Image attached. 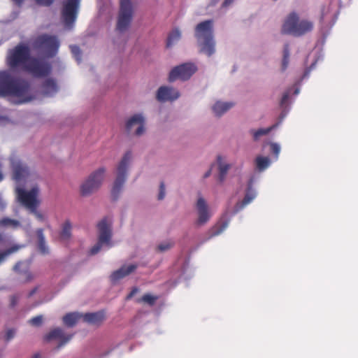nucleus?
Masks as SVG:
<instances>
[{"mask_svg": "<svg viewBox=\"0 0 358 358\" xmlns=\"http://www.w3.org/2000/svg\"><path fill=\"white\" fill-rule=\"evenodd\" d=\"M29 47L24 43H19L10 50L6 57L7 65L11 69H22L36 78L49 75L50 65L38 58L31 57Z\"/></svg>", "mask_w": 358, "mask_h": 358, "instance_id": "1", "label": "nucleus"}, {"mask_svg": "<svg viewBox=\"0 0 358 358\" xmlns=\"http://www.w3.org/2000/svg\"><path fill=\"white\" fill-rule=\"evenodd\" d=\"M12 96L21 99L22 103L32 101L30 85L26 80L15 79L8 71H0V96Z\"/></svg>", "mask_w": 358, "mask_h": 358, "instance_id": "2", "label": "nucleus"}, {"mask_svg": "<svg viewBox=\"0 0 358 358\" xmlns=\"http://www.w3.org/2000/svg\"><path fill=\"white\" fill-rule=\"evenodd\" d=\"M195 37L200 46L201 52L208 57L215 52L213 20H208L199 23L195 27Z\"/></svg>", "mask_w": 358, "mask_h": 358, "instance_id": "3", "label": "nucleus"}, {"mask_svg": "<svg viewBox=\"0 0 358 358\" xmlns=\"http://www.w3.org/2000/svg\"><path fill=\"white\" fill-rule=\"evenodd\" d=\"M313 29V24L308 20H299L296 13L292 12L288 15L282 26L281 33L294 36H301Z\"/></svg>", "mask_w": 358, "mask_h": 358, "instance_id": "4", "label": "nucleus"}, {"mask_svg": "<svg viewBox=\"0 0 358 358\" xmlns=\"http://www.w3.org/2000/svg\"><path fill=\"white\" fill-rule=\"evenodd\" d=\"M32 46L34 49L42 52L46 57H52L57 53L59 41L55 36L41 34L34 38Z\"/></svg>", "mask_w": 358, "mask_h": 358, "instance_id": "5", "label": "nucleus"}, {"mask_svg": "<svg viewBox=\"0 0 358 358\" xmlns=\"http://www.w3.org/2000/svg\"><path fill=\"white\" fill-rule=\"evenodd\" d=\"M131 152H127L121 161L120 162L117 168V178L114 182L112 190L111 196L113 201H116L119 196V194L122 190L123 185L126 180L127 172L129 167V162L131 159Z\"/></svg>", "mask_w": 358, "mask_h": 358, "instance_id": "6", "label": "nucleus"}, {"mask_svg": "<svg viewBox=\"0 0 358 358\" xmlns=\"http://www.w3.org/2000/svg\"><path fill=\"white\" fill-rule=\"evenodd\" d=\"M120 4L116 29L120 32H124L131 24L134 10L130 0H120Z\"/></svg>", "mask_w": 358, "mask_h": 358, "instance_id": "7", "label": "nucleus"}, {"mask_svg": "<svg viewBox=\"0 0 358 358\" xmlns=\"http://www.w3.org/2000/svg\"><path fill=\"white\" fill-rule=\"evenodd\" d=\"M105 172L106 169L102 167L92 173L80 186L81 194L86 196L96 191L102 183Z\"/></svg>", "mask_w": 358, "mask_h": 358, "instance_id": "8", "label": "nucleus"}, {"mask_svg": "<svg viewBox=\"0 0 358 358\" xmlns=\"http://www.w3.org/2000/svg\"><path fill=\"white\" fill-rule=\"evenodd\" d=\"M17 196L18 201L29 210L37 208L39 201L37 199L39 188L37 186L33 187L29 191L22 188H17Z\"/></svg>", "mask_w": 358, "mask_h": 358, "instance_id": "9", "label": "nucleus"}, {"mask_svg": "<svg viewBox=\"0 0 358 358\" xmlns=\"http://www.w3.org/2000/svg\"><path fill=\"white\" fill-rule=\"evenodd\" d=\"M197 71V67L193 63H185L174 67L170 72L169 80L173 82L178 79L187 80Z\"/></svg>", "mask_w": 358, "mask_h": 358, "instance_id": "10", "label": "nucleus"}, {"mask_svg": "<svg viewBox=\"0 0 358 358\" xmlns=\"http://www.w3.org/2000/svg\"><path fill=\"white\" fill-rule=\"evenodd\" d=\"M80 0H66L63 2L62 17L66 26H71L76 20Z\"/></svg>", "mask_w": 358, "mask_h": 358, "instance_id": "11", "label": "nucleus"}, {"mask_svg": "<svg viewBox=\"0 0 358 358\" xmlns=\"http://www.w3.org/2000/svg\"><path fill=\"white\" fill-rule=\"evenodd\" d=\"M98 229L99 231V241L98 243L90 249V254L91 255L98 253L103 244L110 245L111 230L106 218H103L99 222Z\"/></svg>", "mask_w": 358, "mask_h": 358, "instance_id": "12", "label": "nucleus"}, {"mask_svg": "<svg viewBox=\"0 0 358 358\" xmlns=\"http://www.w3.org/2000/svg\"><path fill=\"white\" fill-rule=\"evenodd\" d=\"M196 209L198 212V219L196 224L201 226L205 224L210 218V213L208 211V205L205 199L199 197L196 202Z\"/></svg>", "mask_w": 358, "mask_h": 358, "instance_id": "13", "label": "nucleus"}, {"mask_svg": "<svg viewBox=\"0 0 358 358\" xmlns=\"http://www.w3.org/2000/svg\"><path fill=\"white\" fill-rule=\"evenodd\" d=\"M180 96V93L178 90L173 87L167 86L160 87L157 92L156 98L160 102H165L168 101H174Z\"/></svg>", "mask_w": 358, "mask_h": 358, "instance_id": "14", "label": "nucleus"}, {"mask_svg": "<svg viewBox=\"0 0 358 358\" xmlns=\"http://www.w3.org/2000/svg\"><path fill=\"white\" fill-rule=\"evenodd\" d=\"M11 167L13 170V179L20 181L29 174V168L20 160L13 159L11 160Z\"/></svg>", "mask_w": 358, "mask_h": 358, "instance_id": "15", "label": "nucleus"}, {"mask_svg": "<svg viewBox=\"0 0 358 358\" xmlns=\"http://www.w3.org/2000/svg\"><path fill=\"white\" fill-rule=\"evenodd\" d=\"M253 182L254 179L253 178H251L248 181L246 194L243 199L241 201L238 202L235 206L234 213L242 210L256 197V192L252 188Z\"/></svg>", "mask_w": 358, "mask_h": 358, "instance_id": "16", "label": "nucleus"}, {"mask_svg": "<svg viewBox=\"0 0 358 358\" xmlns=\"http://www.w3.org/2000/svg\"><path fill=\"white\" fill-rule=\"evenodd\" d=\"M253 182L254 179L253 178H251L248 181L246 194L243 199L241 201L238 202L235 206L234 213L242 210L256 197V192L252 188Z\"/></svg>", "mask_w": 358, "mask_h": 358, "instance_id": "17", "label": "nucleus"}, {"mask_svg": "<svg viewBox=\"0 0 358 358\" xmlns=\"http://www.w3.org/2000/svg\"><path fill=\"white\" fill-rule=\"evenodd\" d=\"M138 125L135 134L137 136H140L145 131L144 127V118L141 115L136 114L133 115L126 123V129L128 131H130L133 127Z\"/></svg>", "mask_w": 358, "mask_h": 358, "instance_id": "18", "label": "nucleus"}, {"mask_svg": "<svg viewBox=\"0 0 358 358\" xmlns=\"http://www.w3.org/2000/svg\"><path fill=\"white\" fill-rule=\"evenodd\" d=\"M71 338L72 335H65L64 331L61 328H55L45 336V340L48 341L53 339L60 340L58 348L66 344Z\"/></svg>", "mask_w": 358, "mask_h": 358, "instance_id": "19", "label": "nucleus"}, {"mask_svg": "<svg viewBox=\"0 0 358 358\" xmlns=\"http://www.w3.org/2000/svg\"><path fill=\"white\" fill-rule=\"evenodd\" d=\"M138 267L137 264L124 265L119 269L113 271L110 275V280L113 282L129 275L133 273Z\"/></svg>", "mask_w": 358, "mask_h": 358, "instance_id": "20", "label": "nucleus"}, {"mask_svg": "<svg viewBox=\"0 0 358 358\" xmlns=\"http://www.w3.org/2000/svg\"><path fill=\"white\" fill-rule=\"evenodd\" d=\"M83 321L91 324L99 325L105 319L103 311L90 313L83 315Z\"/></svg>", "mask_w": 358, "mask_h": 358, "instance_id": "21", "label": "nucleus"}, {"mask_svg": "<svg viewBox=\"0 0 358 358\" xmlns=\"http://www.w3.org/2000/svg\"><path fill=\"white\" fill-rule=\"evenodd\" d=\"M41 89L43 94L46 96H52L58 91V86L54 79L47 78L43 81L41 85Z\"/></svg>", "mask_w": 358, "mask_h": 358, "instance_id": "22", "label": "nucleus"}, {"mask_svg": "<svg viewBox=\"0 0 358 358\" xmlns=\"http://www.w3.org/2000/svg\"><path fill=\"white\" fill-rule=\"evenodd\" d=\"M234 106L231 102L217 101L213 106L212 110L216 116H221Z\"/></svg>", "mask_w": 358, "mask_h": 358, "instance_id": "23", "label": "nucleus"}, {"mask_svg": "<svg viewBox=\"0 0 358 358\" xmlns=\"http://www.w3.org/2000/svg\"><path fill=\"white\" fill-rule=\"evenodd\" d=\"M36 235L38 237V248L39 252L43 255L49 253L48 247L46 245L45 236L43 234V229H38L36 230Z\"/></svg>", "mask_w": 358, "mask_h": 358, "instance_id": "24", "label": "nucleus"}, {"mask_svg": "<svg viewBox=\"0 0 358 358\" xmlns=\"http://www.w3.org/2000/svg\"><path fill=\"white\" fill-rule=\"evenodd\" d=\"M81 318H83V314L76 312L69 313L63 317V322L67 327H72Z\"/></svg>", "mask_w": 358, "mask_h": 358, "instance_id": "25", "label": "nucleus"}, {"mask_svg": "<svg viewBox=\"0 0 358 358\" xmlns=\"http://www.w3.org/2000/svg\"><path fill=\"white\" fill-rule=\"evenodd\" d=\"M271 164V160L267 157L257 156L255 159L256 169L262 172L266 170Z\"/></svg>", "mask_w": 358, "mask_h": 358, "instance_id": "26", "label": "nucleus"}, {"mask_svg": "<svg viewBox=\"0 0 358 358\" xmlns=\"http://www.w3.org/2000/svg\"><path fill=\"white\" fill-rule=\"evenodd\" d=\"M72 224L71 222L67 220H66L62 227V230L59 233V237L62 240H69L71 236Z\"/></svg>", "mask_w": 358, "mask_h": 358, "instance_id": "27", "label": "nucleus"}, {"mask_svg": "<svg viewBox=\"0 0 358 358\" xmlns=\"http://www.w3.org/2000/svg\"><path fill=\"white\" fill-rule=\"evenodd\" d=\"M21 226L20 222L14 219L3 217L0 220V227L5 228L17 229Z\"/></svg>", "mask_w": 358, "mask_h": 358, "instance_id": "28", "label": "nucleus"}, {"mask_svg": "<svg viewBox=\"0 0 358 358\" xmlns=\"http://www.w3.org/2000/svg\"><path fill=\"white\" fill-rule=\"evenodd\" d=\"M181 38V33L178 29H173L169 35L166 41V47L171 48L175 43Z\"/></svg>", "mask_w": 358, "mask_h": 358, "instance_id": "29", "label": "nucleus"}, {"mask_svg": "<svg viewBox=\"0 0 358 358\" xmlns=\"http://www.w3.org/2000/svg\"><path fill=\"white\" fill-rule=\"evenodd\" d=\"M275 125L266 129H259L257 130H251L250 133L252 134L253 140L257 141L262 136L268 134L273 128Z\"/></svg>", "mask_w": 358, "mask_h": 358, "instance_id": "30", "label": "nucleus"}, {"mask_svg": "<svg viewBox=\"0 0 358 358\" xmlns=\"http://www.w3.org/2000/svg\"><path fill=\"white\" fill-rule=\"evenodd\" d=\"M289 61V45L287 43L284 45L283 48V57L282 60V71H284L287 69Z\"/></svg>", "mask_w": 358, "mask_h": 358, "instance_id": "31", "label": "nucleus"}, {"mask_svg": "<svg viewBox=\"0 0 358 358\" xmlns=\"http://www.w3.org/2000/svg\"><path fill=\"white\" fill-rule=\"evenodd\" d=\"M158 297L157 296H152L150 294H144L141 299H138V303H147L150 306H153Z\"/></svg>", "mask_w": 358, "mask_h": 358, "instance_id": "32", "label": "nucleus"}, {"mask_svg": "<svg viewBox=\"0 0 358 358\" xmlns=\"http://www.w3.org/2000/svg\"><path fill=\"white\" fill-rule=\"evenodd\" d=\"M174 242L172 241H167L159 244L157 247V251L160 252H166L173 248Z\"/></svg>", "mask_w": 358, "mask_h": 358, "instance_id": "33", "label": "nucleus"}, {"mask_svg": "<svg viewBox=\"0 0 358 358\" xmlns=\"http://www.w3.org/2000/svg\"><path fill=\"white\" fill-rule=\"evenodd\" d=\"M229 169V164H222L220 162L219 165V180L222 182L225 178L226 174Z\"/></svg>", "mask_w": 358, "mask_h": 358, "instance_id": "34", "label": "nucleus"}, {"mask_svg": "<svg viewBox=\"0 0 358 358\" xmlns=\"http://www.w3.org/2000/svg\"><path fill=\"white\" fill-rule=\"evenodd\" d=\"M20 248L18 245H14L7 249L4 252L0 253V264L4 260V259L9 255L16 252Z\"/></svg>", "mask_w": 358, "mask_h": 358, "instance_id": "35", "label": "nucleus"}, {"mask_svg": "<svg viewBox=\"0 0 358 358\" xmlns=\"http://www.w3.org/2000/svg\"><path fill=\"white\" fill-rule=\"evenodd\" d=\"M227 227V223H223L219 227H215L212 229L210 236H215L220 234Z\"/></svg>", "mask_w": 358, "mask_h": 358, "instance_id": "36", "label": "nucleus"}, {"mask_svg": "<svg viewBox=\"0 0 358 358\" xmlns=\"http://www.w3.org/2000/svg\"><path fill=\"white\" fill-rule=\"evenodd\" d=\"M43 322V316L42 315H37L36 317H34L31 320H29V323L31 324L32 326L35 327H39L42 324Z\"/></svg>", "mask_w": 358, "mask_h": 358, "instance_id": "37", "label": "nucleus"}, {"mask_svg": "<svg viewBox=\"0 0 358 358\" xmlns=\"http://www.w3.org/2000/svg\"><path fill=\"white\" fill-rule=\"evenodd\" d=\"M71 52L74 55L76 59L80 62L81 59V51L78 46L73 45L71 46Z\"/></svg>", "mask_w": 358, "mask_h": 358, "instance_id": "38", "label": "nucleus"}, {"mask_svg": "<svg viewBox=\"0 0 358 358\" xmlns=\"http://www.w3.org/2000/svg\"><path fill=\"white\" fill-rule=\"evenodd\" d=\"M270 146L271 152H273L275 155L276 158H278L280 151V145L277 143H272Z\"/></svg>", "mask_w": 358, "mask_h": 358, "instance_id": "39", "label": "nucleus"}, {"mask_svg": "<svg viewBox=\"0 0 358 358\" xmlns=\"http://www.w3.org/2000/svg\"><path fill=\"white\" fill-rule=\"evenodd\" d=\"M165 196V185L164 182H161L159 185V192L158 194V199L162 200Z\"/></svg>", "mask_w": 358, "mask_h": 358, "instance_id": "40", "label": "nucleus"}, {"mask_svg": "<svg viewBox=\"0 0 358 358\" xmlns=\"http://www.w3.org/2000/svg\"><path fill=\"white\" fill-rule=\"evenodd\" d=\"M36 209L37 208H34V209L33 208V209L30 210L29 211L31 213H33L38 220L43 221V220H44L43 215L41 213H40L39 211H38Z\"/></svg>", "mask_w": 358, "mask_h": 358, "instance_id": "41", "label": "nucleus"}, {"mask_svg": "<svg viewBox=\"0 0 358 358\" xmlns=\"http://www.w3.org/2000/svg\"><path fill=\"white\" fill-rule=\"evenodd\" d=\"M37 4L44 6H50L52 4L54 0H35Z\"/></svg>", "mask_w": 358, "mask_h": 358, "instance_id": "42", "label": "nucleus"}, {"mask_svg": "<svg viewBox=\"0 0 358 358\" xmlns=\"http://www.w3.org/2000/svg\"><path fill=\"white\" fill-rule=\"evenodd\" d=\"M15 331L14 329H10L6 331L5 338L6 341H9L15 336Z\"/></svg>", "mask_w": 358, "mask_h": 358, "instance_id": "43", "label": "nucleus"}, {"mask_svg": "<svg viewBox=\"0 0 358 358\" xmlns=\"http://www.w3.org/2000/svg\"><path fill=\"white\" fill-rule=\"evenodd\" d=\"M289 97V92H285L282 96L281 101H280V105L282 106H285Z\"/></svg>", "mask_w": 358, "mask_h": 358, "instance_id": "44", "label": "nucleus"}, {"mask_svg": "<svg viewBox=\"0 0 358 358\" xmlns=\"http://www.w3.org/2000/svg\"><path fill=\"white\" fill-rule=\"evenodd\" d=\"M19 300V296L17 295H13L10 296V306L14 307L17 305Z\"/></svg>", "mask_w": 358, "mask_h": 358, "instance_id": "45", "label": "nucleus"}, {"mask_svg": "<svg viewBox=\"0 0 358 358\" xmlns=\"http://www.w3.org/2000/svg\"><path fill=\"white\" fill-rule=\"evenodd\" d=\"M138 292V289L136 287H134L131 292L128 294L127 296V299H131L136 292Z\"/></svg>", "mask_w": 358, "mask_h": 358, "instance_id": "46", "label": "nucleus"}, {"mask_svg": "<svg viewBox=\"0 0 358 358\" xmlns=\"http://www.w3.org/2000/svg\"><path fill=\"white\" fill-rule=\"evenodd\" d=\"M234 1V0H224V1L222 3V6L223 8H225V7H227L228 6H229L232 2Z\"/></svg>", "mask_w": 358, "mask_h": 358, "instance_id": "47", "label": "nucleus"}, {"mask_svg": "<svg viewBox=\"0 0 358 358\" xmlns=\"http://www.w3.org/2000/svg\"><path fill=\"white\" fill-rule=\"evenodd\" d=\"M21 264H22V262H17V263L14 266V267H13L14 271H16V272H19V271H20V267Z\"/></svg>", "mask_w": 358, "mask_h": 358, "instance_id": "48", "label": "nucleus"}, {"mask_svg": "<svg viewBox=\"0 0 358 358\" xmlns=\"http://www.w3.org/2000/svg\"><path fill=\"white\" fill-rule=\"evenodd\" d=\"M220 0H211L208 7H211L215 6Z\"/></svg>", "mask_w": 358, "mask_h": 358, "instance_id": "49", "label": "nucleus"}, {"mask_svg": "<svg viewBox=\"0 0 358 358\" xmlns=\"http://www.w3.org/2000/svg\"><path fill=\"white\" fill-rule=\"evenodd\" d=\"M37 291V287H35L32 290L30 291V292L29 293V297H31V296H33Z\"/></svg>", "mask_w": 358, "mask_h": 358, "instance_id": "50", "label": "nucleus"}, {"mask_svg": "<svg viewBox=\"0 0 358 358\" xmlns=\"http://www.w3.org/2000/svg\"><path fill=\"white\" fill-rule=\"evenodd\" d=\"M211 174V169H209L203 176L204 178L209 177Z\"/></svg>", "mask_w": 358, "mask_h": 358, "instance_id": "51", "label": "nucleus"}, {"mask_svg": "<svg viewBox=\"0 0 358 358\" xmlns=\"http://www.w3.org/2000/svg\"><path fill=\"white\" fill-rule=\"evenodd\" d=\"M31 279H32V275H31V274L30 273H27V281H29V280H31Z\"/></svg>", "mask_w": 358, "mask_h": 358, "instance_id": "52", "label": "nucleus"}, {"mask_svg": "<svg viewBox=\"0 0 358 358\" xmlns=\"http://www.w3.org/2000/svg\"><path fill=\"white\" fill-rule=\"evenodd\" d=\"M32 358H41V357L40 354L36 353V354H35V355L33 356V357H32Z\"/></svg>", "mask_w": 358, "mask_h": 358, "instance_id": "53", "label": "nucleus"}, {"mask_svg": "<svg viewBox=\"0 0 358 358\" xmlns=\"http://www.w3.org/2000/svg\"><path fill=\"white\" fill-rule=\"evenodd\" d=\"M3 241V236L1 234H0V243Z\"/></svg>", "mask_w": 358, "mask_h": 358, "instance_id": "54", "label": "nucleus"}, {"mask_svg": "<svg viewBox=\"0 0 358 358\" xmlns=\"http://www.w3.org/2000/svg\"><path fill=\"white\" fill-rule=\"evenodd\" d=\"M3 176L2 175V173L0 172V182L3 180Z\"/></svg>", "mask_w": 358, "mask_h": 358, "instance_id": "55", "label": "nucleus"}, {"mask_svg": "<svg viewBox=\"0 0 358 358\" xmlns=\"http://www.w3.org/2000/svg\"><path fill=\"white\" fill-rule=\"evenodd\" d=\"M299 92V90H295V94H297Z\"/></svg>", "mask_w": 358, "mask_h": 358, "instance_id": "56", "label": "nucleus"}, {"mask_svg": "<svg viewBox=\"0 0 358 358\" xmlns=\"http://www.w3.org/2000/svg\"><path fill=\"white\" fill-rule=\"evenodd\" d=\"M217 159H218V161H220L221 159V157H218Z\"/></svg>", "mask_w": 358, "mask_h": 358, "instance_id": "57", "label": "nucleus"}]
</instances>
